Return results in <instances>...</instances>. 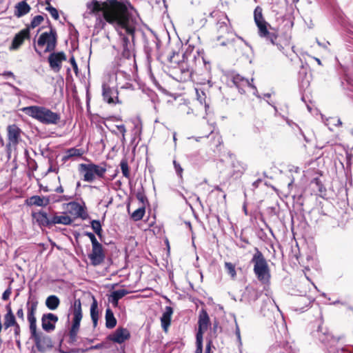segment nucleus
<instances>
[{"mask_svg": "<svg viewBox=\"0 0 353 353\" xmlns=\"http://www.w3.org/2000/svg\"><path fill=\"white\" fill-rule=\"evenodd\" d=\"M86 8L91 14L97 15L102 12L103 18L108 23H116L125 28L129 34L133 33V29L128 26V8L123 3L117 0H105L103 2L92 0L86 3Z\"/></svg>", "mask_w": 353, "mask_h": 353, "instance_id": "f257e3e1", "label": "nucleus"}, {"mask_svg": "<svg viewBox=\"0 0 353 353\" xmlns=\"http://www.w3.org/2000/svg\"><path fill=\"white\" fill-rule=\"evenodd\" d=\"M260 6L256 7L254 11V19L258 28L259 36L276 46L278 50L283 52L285 48L290 46V37H285L283 39L279 37L277 30L265 21Z\"/></svg>", "mask_w": 353, "mask_h": 353, "instance_id": "f03ea898", "label": "nucleus"}, {"mask_svg": "<svg viewBox=\"0 0 353 353\" xmlns=\"http://www.w3.org/2000/svg\"><path fill=\"white\" fill-rule=\"evenodd\" d=\"M211 15L218 19L216 28L218 33L217 40L220 41V45L225 46L233 41L234 34L227 15L219 11H214Z\"/></svg>", "mask_w": 353, "mask_h": 353, "instance_id": "7ed1b4c3", "label": "nucleus"}, {"mask_svg": "<svg viewBox=\"0 0 353 353\" xmlns=\"http://www.w3.org/2000/svg\"><path fill=\"white\" fill-rule=\"evenodd\" d=\"M254 254L251 259L253 264V271L257 279L263 284H268L270 281V270L268 263L263 253L254 248Z\"/></svg>", "mask_w": 353, "mask_h": 353, "instance_id": "20e7f679", "label": "nucleus"}, {"mask_svg": "<svg viewBox=\"0 0 353 353\" xmlns=\"http://www.w3.org/2000/svg\"><path fill=\"white\" fill-rule=\"evenodd\" d=\"M27 115L45 124H55L60 117L51 110L42 106H29L21 110Z\"/></svg>", "mask_w": 353, "mask_h": 353, "instance_id": "39448f33", "label": "nucleus"}, {"mask_svg": "<svg viewBox=\"0 0 353 353\" xmlns=\"http://www.w3.org/2000/svg\"><path fill=\"white\" fill-rule=\"evenodd\" d=\"M194 59L195 56L192 54V49L187 50L183 54L182 60L178 62V70L180 72V79H178V81L190 84Z\"/></svg>", "mask_w": 353, "mask_h": 353, "instance_id": "423d86ee", "label": "nucleus"}, {"mask_svg": "<svg viewBox=\"0 0 353 353\" xmlns=\"http://www.w3.org/2000/svg\"><path fill=\"white\" fill-rule=\"evenodd\" d=\"M79 171L85 181H92L97 176H101L105 170L94 164H81Z\"/></svg>", "mask_w": 353, "mask_h": 353, "instance_id": "0eeeda50", "label": "nucleus"}, {"mask_svg": "<svg viewBox=\"0 0 353 353\" xmlns=\"http://www.w3.org/2000/svg\"><path fill=\"white\" fill-rule=\"evenodd\" d=\"M37 43L39 46H46V51L53 50L57 43L55 32L51 30L50 32L42 33Z\"/></svg>", "mask_w": 353, "mask_h": 353, "instance_id": "6e6552de", "label": "nucleus"}, {"mask_svg": "<svg viewBox=\"0 0 353 353\" xmlns=\"http://www.w3.org/2000/svg\"><path fill=\"white\" fill-rule=\"evenodd\" d=\"M199 329L196 333V339L203 340V334L207 331L210 325V318L205 310H202L199 312L198 321Z\"/></svg>", "mask_w": 353, "mask_h": 353, "instance_id": "1a4fd4ad", "label": "nucleus"}, {"mask_svg": "<svg viewBox=\"0 0 353 353\" xmlns=\"http://www.w3.org/2000/svg\"><path fill=\"white\" fill-rule=\"evenodd\" d=\"M58 321V317L52 314L49 313L43 315L41 318L42 327L46 331H52L55 328V323Z\"/></svg>", "mask_w": 353, "mask_h": 353, "instance_id": "9d476101", "label": "nucleus"}, {"mask_svg": "<svg viewBox=\"0 0 353 353\" xmlns=\"http://www.w3.org/2000/svg\"><path fill=\"white\" fill-rule=\"evenodd\" d=\"M65 59L66 57L63 52L52 53L48 58L50 67L55 71L60 70L61 62Z\"/></svg>", "mask_w": 353, "mask_h": 353, "instance_id": "9b49d317", "label": "nucleus"}, {"mask_svg": "<svg viewBox=\"0 0 353 353\" xmlns=\"http://www.w3.org/2000/svg\"><path fill=\"white\" fill-rule=\"evenodd\" d=\"M109 338L115 343H121L130 338V332L125 328H118Z\"/></svg>", "mask_w": 353, "mask_h": 353, "instance_id": "f8f14e48", "label": "nucleus"}, {"mask_svg": "<svg viewBox=\"0 0 353 353\" xmlns=\"http://www.w3.org/2000/svg\"><path fill=\"white\" fill-rule=\"evenodd\" d=\"M92 263L94 265H99L104 259V254L101 245L92 247V252L89 255Z\"/></svg>", "mask_w": 353, "mask_h": 353, "instance_id": "ddd939ff", "label": "nucleus"}, {"mask_svg": "<svg viewBox=\"0 0 353 353\" xmlns=\"http://www.w3.org/2000/svg\"><path fill=\"white\" fill-rule=\"evenodd\" d=\"M8 134L9 143L8 146L10 147L11 145H15L20 137V130L15 125H9L8 127Z\"/></svg>", "mask_w": 353, "mask_h": 353, "instance_id": "4468645a", "label": "nucleus"}, {"mask_svg": "<svg viewBox=\"0 0 353 353\" xmlns=\"http://www.w3.org/2000/svg\"><path fill=\"white\" fill-rule=\"evenodd\" d=\"M82 319L81 303L79 299H77L73 305L72 325H79Z\"/></svg>", "mask_w": 353, "mask_h": 353, "instance_id": "2eb2a0df", "label": "nucleus"}, {"mask_svg": "<svg viewBox=\"0 0 353 353\" xmlns=\"http://www.w3.org/2000/svg\"><path fill=\"white\" fill-rule=\"evenodd\" d=\"M232 174L236 177L241 176L246 170L247 165L239 161H233L232 163Z\"/></svg>", "mask_w": 353, "mask_h": 353, "instance_id": "dca6fc26", "label": "nucleus"}, {"mask_svg": "<svg viewBox=\"0 0 353 353\" xmlns=\"http://www.w3.org/2000/svg\"><path fill=\"white\" fill-rule=\"evenodd\" d=\"M28 37V30H22L14 38L12 45L10 47V50H17L23 42L24 39Z\"/></svg>", "mask_w": 353, "mask_h": 353, "instance_id": "f3484780", "label": "nucleus"}, {"mask_svg": "<svg viewBox=\"0 0 353 353\" xmlns=\"http://www.w3.org/2000/svg\"><path fill=\"white\" fill-rule=\"evenodd\" d=\"M172 312H173V311H172V308L170 307H167L165 308V311L163 314V316L161 319V325L165 332L168 331V327L170 323V319H171V316L172 314Z\"/></svg>", "mask_w": 353, "mask_h": 353, "instance_id": "a211bd4d", "label": "nucleus"}, {"mask_svg": "<svg viewBox=\"0 0 353 353\" xmlns=\"http://www.w3.org/2000/svg\"><path fill=\"white\" fill-rule=\"evenodd\" d=\"M232 82L239 90L246 86H252L248 79H245L239 74L233 76Z\"/></svg>", "mask_w": 353, "mask_h": 353, "instance_id": "6ab92c4d", "label": "nucleus"}, {"mask_svg": "<svg viewBox=\"0 0 353 353\" xmlns=\"http://www.w3.org/2000/svg\"><path fill=\"white\" fill-rule=\"evenodd\" d=\"M52 224H63V225H69L72 223V219L66 215H54L51 219Z\"/></svg>", "mask_w": 353, "mask_h": 353, "instance_id": "aec40b11", "label": "nucleus"}, {"mask_svg": "<svg viewBox=\"0 0 353 353\" xmlns=\"http://www.w3.org/2000/svg\"><path fill=\"white\" fill-rule=\"evenodd\" d=\"M29 203L30 205H34L37 206H46L49 203V199L46 197L34 196L30 198Z\"/></svg>", "mask_w": 353, "mask_h": 353, "instance_id": "412c9836", "label": "nucleus"}, {"mask_svg": "<svg viewBox=\"0 0 353 353\" xmlns=\"http://www.w3.org/2000/svg\"><path fill=\"white\" fill-rule=\"evenodd\" d=\"M68 210H69V213L74 215V216H80L83 213V209L81 206L77 203H68Z\"/></svg>", "mask_w": 353, "mask_h": 353, "instance_id": "4be33fe9", "label": "nucleus"}, {"mask_svg": "<svg viewBox=\"0 0 353 353\" xmlns=\"http://www.w3.org/2000/svg\"><path fill=\"white\" fill-rule=\"evenodd\" d=\"M36 221L41 225H48L52 224L51 219H50L47 214L44 212H38L34 214Z\"/></svg>", "mask_w": 353, "mask_h": 353, "instance_id": "5701e85b", "label": "nucleus"}, {"mask_svg": "<svg viewBox=\"0 0 353 353\" xmlns=\"http://www.w3.org/2000/svg\"><path fill=\"white\" fill-rule=\"evenodd\" d=\"M16 9V15L17 17H21L28 13L30 12V7L25 1H21L17 5Z\"/></svg>", "mask_w": 353, "mask_h": 353, "instance_id": "b1692460", "label": "nucleus"}, {"mask_svg": "<svg viewBox=\"0 0 353 353\" xmlns=\"http://www.w3.org/2000/svg\"><path fill=\"white\" fill-rule=\"evenodd\" d=\"M105 321L106 327L108 328H112L117 324V320L114 316L113 312L109 308L105 312Z\"/></svg>", "mask_w": 353, "mask_h": 353, "instance_id": "393cba45", "label": "nucleus"}, {"mask_svg": "<svg viewBox=\"0 0 353 353\" xmlns=\"http://www.w3.org/2000/svg\"><path fill=\"white\" fill-rule=\"evenodd\" d=\"M59 299L54 295H51L46 299V305L52 310H56L59 305Z\"/></svg>", "mask_w": 353, "mask_h": 353, "instance_id": "a878e982", "label": "nucleus"}, {"mask_svg": "<svg viewBox=\"0 0 353 353\" xmlns=\"http://www.w3.org/2000/svg\"><path fill=\"white\" fill-rule=\"evenodd\" d=\"M92 301H93L90 307V315L94 323V326L95 327L97 324L98 320V305L97 302L94 296H92Z\"/></svg>", "mask_w": 353, "mask_h": 353, "instance_id": "bb28decb", "label": "nucleus"}, {"mask_svg": "<svg viewBox=\"0 0 353 353\" xmlns=\"http://www.w3.org/2000/svg\"><path fill=\"white\" fill-rule=\"evenodd\" d=\"M127 291L125 290H119L117 291H114L110 296V301L113 303L114 306H117L119 299L123 297L125 294H127Z\"/></svg>", "mask_w": 353, "mask_h": 353, "instance_id": "cd10ccee", "label": "nucleus"}, {"mask_svg": "<svg viewBox=\"0 0 353 353\" xmlns=\"http://www.w3.org/2000/svg\"><path fill=\"white\" fill-rule=\"evenodd\" d=\"M15 323V318L11 311V309L10 308L8 310V313L5 316V323L4 325L6 327H9Z\"/></svg>", "mask_w": 353, "mask_h": 353, "instance_id": "c85d7f7f", "label": "nucleus"}, {"mask_svg": "<svg viewBox=\"0 0 353 353\" xmlns=\"http://www.w3.org/2000/svg\"><path fill=\"white\" fill-rule=\"evenodd\" d=\"M111 94H112V90L109 88H107L105 85H103V96L104 99L105 101H107V102L108 103H112L114 102V99L111 97Z\"/></svg>", "mask_w": 353, "mask_h": 353, "instance_id": "c756f323", "label": "nucleus"}, {"mask_svg": "<svg viewBox=\"0 0 353 353\" xmlns=\"http://www.w3.org/2000/svg\"><path fill=\"white\" fill-rule=\"evenodd\" d=\"M225 268L228 273L230 275L232 279H235L236 276V272L235 270V265L230 262L225 263Z\"/></svg>", "mask_w": 353, "mask_h": 353, "instance_id": "7c9ffc66", "label": "nucleus"}, {"mask_svg": "<svg viewBox=\"0 0 353 353\" xmlns=\"http://www.w3.org/2000/svg\"><path fill=\"white\" fill-rule=\"evenodd\" d=\"M144 214H145V208H139L132 213L131 217L134 221H139L143 218Z\"/></svg>", "mask_w": 353, "mask_h": 353, "instance_id": "2f4dec72", "label": "nucleus"}, {"mask_svg": "<svg viewBox=\"0 0 353 353\" xmlns=\"http://www.w3.org/2000/svg\"><path fill=\"white\" fill-rule=\"evenodd\" d=\"M46 10L49 12V13L51 14V16L54 19H59V13L56 8H53L50 3H46Z\"/></svg>", "mask_w": 353, "mask_h": 353, "instance_id": "473e14b6", "label": "nucleus"}, {"mask_svg": "<svg viewBox=\"0 0 353 353\" xmlns=\"http://www.w3.org/2000/svg\"><path fill=\"white\" fill-rule=\"evenodd\" d=\"M36 310H37V306L35 305H34L30 307V309L29 310L28 319V321L30 323L37 322V319L34 316Z\"/></svg>", "mask_w": 353, "mask_h": 353, "instance_id": "72a5a7b5", "label": "nucleus"}, {"mask_svg": "<svg viewBox=\"0 0 353 353\" xmlns=\"http://www.w3.org/2000/svg\"><path fill=\"white\" fill-rule=\"evenodd\" d=\"M79 325H72L70 330V338L72 341H75L79 330Z\"/></svg>", "mask_w": 353, "mask_h": 353, "instance_id": "f704fd0d", "label": "nucleus"}, {"mask_svg": "<svg viewBox=\"0 0 353 353\" xmlns=\"http://www.w3.org/2000/svg\"><path fill=\"white\" fill-rule=\"evenodd\" d=\"M43 21V17L41 15H37V16L34 17V19H32V21L31 22L30 27L32 28H34L37 26H38L39 25H40Z\"/></svg>", "mask_w": 353, "mask_h": 353, "instance_id": "c9c22d12", "label": "nucleus"}, {"mask_svg": "<svg viewBox=\"0 0 353 353\" xmlns=\"http://www.w3.org/2000/svg\"><path fill=\"white\" fill-rule=\"evenodd\" d=\"M83 153V150L75 149V148H72L67 152L68 157H79V156L82 155Z\"/></svg>", "mask_w": 353, "mask_h": 353, "instance_id": "e433bc0d", "label": "nucleus"}, {"mask_svg": "<svg viewBox=\"0 0 353 353\" xmlns=\"http://www.w3.org/2000/svg\"><path fill=\"white\" fill-rule=\"evenodd\" d=\"M92 228L94 230V231L99 235L101 232V226L98 221H92Z\"/></svg>", "mask_w": 353, "mask_h": 353, "instance_id": "4c0bfd02", "label": "nucleus"}, {"mask_svg": "<svg viewBox=\"0 0 353 353\" xmlns=\"http://www.w3.org/2000/svg\"><path fill=\"white\" fill-rule=\"evenodd\" d=\"M121 168L123 174L125 177H128L129 176V170H128V163L126 161H122L121 163Z\"/></svg>", "mask_w": 353, "mask_h": 353, "instance_id": "58836bf2", "label": "nucleus"}, {"mask_svg": "<svg viewBox=\"0 0 353 353\" xmlns=\"http://www.w3.org/2000/svg\"><path fill=\"white\" fill-rule=\"evenodd\" d=\"M196 93L197 96V99L200 102L201 104H203V103H205V95L203 92H199V90L196 88Z\"/></svg>", "mask_w": 353, "mask_h": 353, "instance_id": "ea45409f", "label": "nucleus"}, {"mask_svg": "<svg viewBox=\"0 0 353 353\" xmlns=\"http://www.w3.org/2000/svg\"><path fill=\"white\" fill-rule=\"evenodd\" d=\"M196 339V350L194 352V353H202L203 352V340L202 339Z\"/></svg>", "mask_w": 353, "mask_h": 353, "instance_id": "a19ab883", "label": "nucleus"}, {"mask_svg": "<svg viewBox=\"0 0 353 353\" xmlns=\"http://www.w3.org/2000/svg\"><path fill=\"white\" fill-rule=\"evenodd\" d=\"M88 236L90 237L91 241H92V247H94V246H97V245H101L98 241L97 240L96 237L94 236V234L90 233L88 234Z\"/></svg>", "mask_w": 353, "mask_h": 353, "instance_id": "79ce46f5", "label": "nucleus"}, {"mask_svg": "<svg viewBox=\"0 0 353 353\" xmlns=\"http://www.w3.org/2000/svg\"><path fill=\"white\" fill-rule=\"evenodd\" d=\"M210 134L213 135L214 138L216 139V146H218L221 144L222 140H221V137H220L219 134H214L213 133L212 130H211Z\"/></svg>", "mask_w": 353, "mask_h": 353, "instance_id": "37998d69", "label": "nucleus"}, {"mask_svg": "<svg viewBox=\"0 0 353 353\" xmlns=\"http://www.w3.org/2000/svg\"><path fill=\"white\" fill-rule=\"evenodd\" d=\"M36 323L37 322H35V323H30V331L32 332L33 335L36 334V330H37V324H36Z\"/></svg>", "mask_w": 353, "mask_h": 353, "instance_id": "c03bdc74", "label": "nucleus"}, {"mask_svg": "<svg viewBox=\"0 0 353 353\" xmlns=\"http://www.w3.org/2000/svg\"><path fill=\"white\" fill-rule=\"evenodd\" d=\"M17 314L19 318H20L21 319H23L24 314H23V311L22 308H20V309L18 310V311L17 312Z\"/></svg>", "mask_w": 353, "mask_h": 353, "instance_id": "a18cd8bd", "label": "nucleus"}, {"mask_svg": "<svg viewBox=\"0 0 353 353\" xmlns=\"http://www.w3.org/2000/svg\"><path fill=\"white\" fill-rule=\"evenodd\" d=\"M3 75L7 77L14 78V75L12 72H6L3 73Z\"/></svg>", "mask_w": 353, "mask_h": 353, "instance_id": "49530a36", "label": "nucleus"}, {"mask_svg": "<svg viewBox=\"0 0 353 353\" xmlns=\"http://www.w3.org/2000/svg\"><path fill=\"white\" fill-rule=\"evenodd\" d=\"M10 294V291H8V290L5 291L4 293L3 294V299L4 300H6L8 298Z\"/></svg>", "mask_w": 353, "mask_h": 353, "instance_id": "de8ad7c7", "label": "nucleus"}, {"mask_svg": "<svg viewBox=\"0 0 353 353\" xmlns=\"http://www.w3.org/2000/svg\"><path fill=\"white\" fill-rule=\"evenodd\" d=\"M119 130L124 135V133L125 132V129L123 125L117 126Z\"/></svg>", "mask_w": 353, "mask_h": 353, "instance_id": "09e8293b", "label": "nucleus"}, {"mask_svg": "<svg viewBox=\"0 0 353 353\" xmlns=\"http://www.w3.org/2000/svg\"><path fill=\"white\" fill-rule=\"evenodd\" d=\"M261 182V179H258L256 181H255L253 183H252V185L255 188H257L259 186V184Z\"/></svg>", "mask_w": 353, "mask_h": 353, "instance_id": "8fccbe9b", "label": "nucleus"}, {"mask_svg": "<svg viewBox=\"0 0 353 353\" xmlns=\"http://www.w3.org/2000/svg\"><path fill=\"white\" fill-rule=\"evenodd\" d=\"M331 119L333 121H336L339 125H341L342 124V123L339 119H336V118H332Z\"/></svg>", "mask_w": 353, "mask_h": 353, "instance_id": "3c124183", "label": "nucleus"}, {"mask_svg": "<svg viewBox=\"0 0 353 353\" xmlns=\"http://www.w3.org/2000/svg\"><path fill=\"white\" fill-rule=\"evenodd\" d=\"M236 334L239 339H240V330L238 326L236 327Z\"/></svg>", "mask_w": 353, "mask_h": 353, "instance_id": "603ef678", "label": "nucleus"}, {"mask_svg": "<svg viewBox=\"0 0 353 353\" xmlns=\"http://www.w3.org/2000/svg\"><path fill=\"white\" fill-rule=\"evenodd\" d=\"M71 63H72V64L73 65L74 68V69H77V64H76V63H75V61H74V59H71Z\"/></svg>", "mask_w": 353, "mask_h": 353, "instance_id": "864d4df0", "label": "nucleus"}, {"mask_svg": "<svg viewBox=\"0 0 353 353\" xmlns=\"http://www.w3.org/2000/svg\"><path fill=\"white\" fill-rule=\"evenodd\" d=\"M55 191H56V192H63V188H62L61 186H59V187H58V188L55 190Z\"/></svg>", "mask_w": 353, "mask_h": 353, "instance_id": "5fc2aeb1", "label": "nucleus"}, {"mask_svg": "<svg viewBox=\"0 0 353 353\" xmlns=\"http://www.w3.org/2000/svg\"><path fill=\"white\" fill-rule=\"evenodd\" d=\"M205 351L207 353H209L210 351V344L206 347Z\"/></svg>", "mask_w": 353, "mask_h": 353, "instance_id": "6e6d98bb", "label": "nucleus"}, {"mask_svg": "<svg viewBox=\"0 0 353 353\" xmlns=\"http://www.w3.org/2000/svg\"><path fill=\"white\" fill-rule=\"evenodd\" d=\"M214 189H215V190H218V191H221V188L220 187H219V186H216V187L214 188Z\"/></svg>", "mask_w": 353, "mask_h": 353, "instance_id": "4d7b16f0", "label": "nucleus"}, {"mask_svg": "<svg viewBox=\"0 0 353 353\" xmlns=\"http://www.w3.org/2000/svg\"><path fill=\"white\" fill-rule=\"evenodd\" d=\"M177 169H178V172L182 171L181 168L179 165H178Z\"/></svg>", "mask_w": 353, "mask_h": 353, "instance_id": "13d9d810", "label": "nucleus"}, {"mask_svg": "<svg viewBox=\"0 0 353 353\" xmlns=\"http://www.w3.org/2000/svg\"><path fill=\"white\" fill-rule=\"evenodd\" d=\"M316 60L319 65L321 64V61L319 59H316Z\"/></svg>", "mask_w": 353, "mask_h": 353, "instance_id": "bf43d9fd", "label": "nucleus"}, {"mask_svg": "<svg viewBox=\"0 0 353 353\" xmlns=\"http://www.w3.org/2000/svg\"><path fill=\"white\" fill-rule=\"evenodd\" d=\"M292 182H293V181H291V182L289 183V185H289V186H290V185H292Z\"/></svg>", "mask_w": 353, "mask_h": 353, "instance_id": "052dcab7", "label": "nucleus"}, {"mask_svg": "<svg viewBox=\"0 0 353 353\" xmlns=\"http://www.w3.org/2000/svg\"><path fill=\"white\" fill-rule=\"evenodd\" d=\"M299 0H293V2H298Z\"/></svg>", "mask_w": 353, "mask_h": 353, "instance_id": "680f3d73", "label": "nucleus"}]
</instances>
